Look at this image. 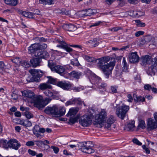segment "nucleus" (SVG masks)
<instances>
[{
  "mask_svg": "<svg viewBox=\"0 0 157 157\" xmlns=\"http://www.w3.org/2000/svg\"><path fill=\"white\" fill-rule=\"evenodd\" d=\"M110 58L109 56L103 57L99 59L98 63L99 67L103 71L106 78H108L111 73L115 65L114 62H109Z\"/></svg>",
  "mask_w": 157,
  "mask_h": 157,
  "instance_id": "f257e3e1",
  "label": "nucleus"
},
{
  "mask_svg": "<svg viewBox=\"0 0 157 157\" xmlns=\"http://www.w3.org/2000/svg\"><path fill=\"white\" fill-rule=\"evenodd\" d=\"M140 60L141 64L143 66L152 64L151 66L149 68L147 71V73L149 75H154L157 71L156 67L157 66V56L154 58L153 60L151 56L146 55L142 56Z\"/></svg>",
  "mask_w": 157,
  "mask_h": 157,
  "instance_id": "f03ea898",
  "label": "nucleus"
},
{
  "mask_svg": "<svg viewBox=\"0 0 157 157\" xmlns=\"http://www.w3.org/2000/svg\"><path fill=\"white\" fill-rule=\"evenodd\" d=\"M65 109L62 107L54 105L52 107H47L44 109V112L51 115L52 116L58 117L64 115L65 113Z\"/></svg>",
  "mask_w": 157,
  "mask_h": 157,
  "instance_id": "7ed1b4c3",
  "label": "nucleus"
},
{
  "mask_svg": "<svg viewBox=\"0 0 157 157\" xmlns=\"http://www.w3.org/2000/svg\"><path fill=\"white\" fill-rule=\"evenodd\" d=\"M90 81L92 84H94L92 86V88L99 90L101 92L102 90L101 89H104L107 86V85L105 83H101V79L99 77L96 75L94 73H92L90 76Z\"/></svg>",
  "mask_w": 157,
  "mask_h": 157,
  "instance_id": "20e7f679",
  "label": "nucleus"
},
{
  "mask_svg": "<svg viewBox=\"0 0 157 157\" xmlns=\"http://www.w3.org/2000/svg\"><path fill=\"white\" fill-rule=\"evenodd\" d=\"M0 145L5 149L10 148L15 150H18L21 146V144L16 139H12L8 141L6 140H2Z\"/></svg>",
  "mask_w": 157,
  "mask_h": 157,
  "instance_id": "39448f33",
  "label": "nucleus"
},
{
  "mask_svg": "<svg viewBox=\"0 0 157 157\" xmlns=\"http://www.w3.org/2000/svg\"><path fill=\"white\" fill-rule=\"evenodd\" d=\"M107 116V113L105 109H101L98 114L95 116V120L94 122V124L99 125L102 127L105 122Z\"/></svg>",
  "mask_w": 157,
  "mask_h": 157,
  "instance_id": "423d86ee",
  "label": "nucleus"
},
{
  "mask_svg": "<svg viewBox=\"0 0 157 157\" xmlns=\"http://www.w3.org/2000/svg\"><path fill=\"white\" fill-rule=\"evenodd\" d=\"M52 100L51 98H46L44 100L43 97L40 95L37 96L35 100L33 101L34 106L39 109L43 108L49 103Z\"/></svg>",
  "mask_w": 157,
  "mask_h": 157,
  "instance_id": "0eeeda50",
  "label": "nucleus"
},
{
  "mask_svg": "<svg viewBox=\"0 0 157 157\" xmlns=\"http://www.w3.org/2000/svg\"><path fill=\"white\" fill-rule=\"evenodd\" d=\"M90 111L89 110L85 114L82 116L79 120L80 124L83 127H88L91 123L93 113Z\"/></svg>",
  "mask_w": 157,
  "mask_h": 157,
  "instance_id": "6e6552de",
  "label": "nucleus"
},
{
  "mask_svg": "<svg viewBox=\"0 0 157 157\" xmlns=\"http://www.w3.org/2000/svg\"><path fill=\"white\" fill-rule=\"evenodd\" d=\"M129 109V107L128 106L123 105L117 109L116 114L118 117L123 119Z\"/></svg>",
  "mask_w": 157,
  "mask_h": 157,
  "instance_id": "1a4fd4ad",
  "label": "nucleus"
},
{
  "mask_svg": "<svg viewBox=\"0 0 157 157\" xmlns=\"http://www.w3.org/2000/svg\"><path fill=\"white\" fill-rule=\"evenodd\" d=\"M147 129L148 131L152 130L157 128V122L152 118L147 120Z\"/></svg>",
  "mask_w": 157,
  "mask_h": 157,
  "instance_id": "9d476101",
  "label": "nucleus"
},
{
  "mask_svg": "<svg viewBox=\"0 0 157 157\" xmlns=\"http://www.w3.org/2000/svg\"><path fill=\"white\" fill-rule=\"evenodd\" d=\"M21 93L23 96L31 99V102L33 103V101L35 100V98L37 96H35L34 93L30 90H25L21 91Z\"/></svg>",
  "mask_w": 157,
  "mask_h": 157,
  "instance_id": "9b49d317",
  "label": "nucleus"
},
{
  "mask_svg": "<svg viewBox=\"0 0 157 157\" xmlns=\"http://www.w3.org/2000/svg\"><path fill=\"white\" fill-rule=\"evenodd\" d=\"M90 144V142H87L86 143L85 145L83 144L81 148L82 151L88 154H91L94 152V150L92 148V146L89 145Z\"/></svg>",
  "mask_w": 157,
  "mask_h": 157,
  "instance_id": "f8f14e48",
  "label": "nucleus"
},
{
  "mask_svg": "<svg viewBox=\"0 0 157 157\" xmlns=\"http://www.w3.org/2000/svg\"><path fill=\"white\" fill-rule=\"evenodd\" d=\"M56 85L64 90H69L71 87V84L70 82L65 81L57 82Z\"/></svg>",
  "mask_w": 157,
  "mask_h": 157,
  "instance_id": "ddd939ff",
  "label": "nucleus"
},
{
  "mask_svg": "<svg viewBox=\"0 0 157 157\" xmlns=\"http://www.w3.org/2000/svg\"><path fill=\"white\" fill-rule=\"evenodd\" d=\"M29 71L33 77L36 78H40L44 74L43 72L40 70L32 69Z\"/></svg>",
  "mask_w": 157,
  "mask_h": 157,
  "instance_id": "4468645a",
  "label": "nucleus"
},
{
  "mask_svg": "<svg viewBox=\"0 0 157 157\" xmlns=\"http://www.w3.org/2000/svg\"><path fill=\"white\" fill-rule=\"evenodd\" d=\"M129 61L132 63L139 62V58L136 52H132L129 55Z\"/></svg>",
  "mask_w": 157,
  "mask_h": 157,
  "instance_id": "2eb2a0df",
  "label": "nucleus"
},
{
  "mask_svg": "<svg viewBox=\"0 0 157 157\" xmlns=\"http://www.w3.org/2000/svg\"><path fill=\"white\" fill-rule=\"evenodd\" d=\"M40 49V44L38 43H35L32 44L28 48L29 53H34L36 51Z\"/></svg>",
  "mask_w": 157,
  "mask_h": 157,
  "instance_id": "dca6fc26",
  "label": "nucleus"
},
{
  "mask_svg": "<svg viewBox=\"0 0 157 157\" xmlns=\"http://www.w3.org/2000/svg\"><path fill=\"white\" fill-rule=\"evenodd\" d=\"M58 42L60 43L59 44L57 45V47L60 48L64 49L67 52H70L72 50V49L69 47L67 44L63 40H58Z\"/></svg>",
  "mask_w": 157,
  "mask_h": 157,
  "instance_id": "f3484780",
  "label": "nucleus"
},
{
  "mask_svg": "<svg viewBox=\"0 0 157 157\" xmlns=\"http://www.w3.org/2000/svg\"><path fill=\"white\" fill-rule=\"evenodd\" d=\"M68 77H65L67 78H70L71 77H73L76 79L79 78L80 76L81 75V73L79 72H77L75 71H73L70 73H68Z\"/></svg>",
  "mask_w": 157,
  "mask_h": 157,
  "instance_id": "a211bd4d",
  "label": "nucleus"
},
{
  "mask_svg": "<svg viewBox=\"0 0 157 157\" xmlns=\"http://www.w3.org/2000/svg\"><path fill=\"white\" fill-rule=\"evenodd\" d=\"M135 121H130L125 125L124 129L127 131L133 130L135 127Z\"/></svg>",
  "mask_w": 157,
  "mask_h": 157,
  "instance_id": "6ab92c4d",
  "label": "nucleus"
},
{
  "mask_svg": "<svg viewBox=\"0 0 157 157\" xmlns=\"http://www.w3.org/2000/svg\"><path fill=\"white\" fill-rule=\"evenodd\" d=\"M52 69V71L56 72L60 75L63 72L65 71L64 68L63 66L60 65L55 66L54 68Z\"/></svg>",
  "mask_w": 157,
  "mask_h": 157,
  "instance_id": "aec40b11",
  "label": "nucleus"
},
{
  "mask_svg": "<svg viewBox=\"0 0 157 157\" xmlns=\"http://www.w3.org/2000/svg\"><path fill=\"white\" fill-rule=\"evenodd\" d=\"M98 40L97 38H94L92 40L87 42V43L91 47H95L98 45L99 43L98 42Z\"/></svg>",
  "mask_w": 157,
  "mask_h": 157,
  "instance_id": "412c9836",
  "label": "nucleus"
},
{
  "mask_svg": "<svg viewBox=\"0 0 157 157\" xmlns=\"http://www.w3.org/2000/svg\"><path fill=\"white\" fill-rule=\"evenodd\" d=\"M39 89L44 90L47 89L52 88V86L50 85L47 82L40 84L38 86Z\"/></svg>",
  "mask_w": 157,
  "mask_h": 157,
  "instance_id": "4be33fe9",
  "label": "nucleus"
},
{
  "mask_svg": "<svg viewBox=\"0 0 157 157\" xmlns=\"http://www.w3.org/2000/svg\"><path fill=\"white\" fill-rule=\"evenodd\" d=\"M63 27L66 30L70 31H74L77 29L74 25L71 24L64 25Z\"/></svg>",
  "mask_w": 157,
  "mask_h": 157,
  "instance_id": "5701e85b",
  "label": "nucleus"
},
{
  "mask_svg": "<svg viewBox=\"0 0 157 157\" xmlns=\"http://www.w3.org/2000/svg\"><path fill=\"white\" fill-rule=\"evenodd\" d=\"M5 4L12 6H16L18 3V0H4Z\"/></svg>",
  "mask_w": 157,
  "mask_h": 157,
  "instance_id": "b1692460",
  "label": "nucleus"
},
{
  "mask_svg": "<svg viewBox=\"0 0 157 157\" xmlns=\"http://www.w3.org/2000/svg\"><path fill=\"white\" fill-rule=\"evenodd\" d=\"M39 58L33 59L30 60V62L33 67H35L38 66L40 62Z\"/></svg>",
  "mask_w": 157,
  "mask_h": 157,
  "instance_id": "393cba45",
  "label": "nucleus"
},
{
  "mask_svg": "<svg viewBox=\"0 0 157 157\" xmlns=\"http://www.w3.org/2000/svg\"><path fill=\"white\" fill-rule=\"evenodd\" d=\"M20 13L23 16L28 18H34V14L31 12L21 11Z\"/></svg>",
  "mask_w": 157,
  "mask_h": 157,
  "instance_id": "a878e982",
  "label": "nucleus"
},
{
  "mask_svg": "<svg viewBox=\"0 0 157 157\" xmlns=\"http://www.w3.org/2000/svg\"><path fill=\"white\" fill-rule=\"evenodd\" d=\"M37 53L38 57L39 58H43L47 59L48 57L49 54L47 52H44L42 53L41 52Z\"/></svg>",
  "mask_w": 157,
  "mask_h": 157,
  "instance_id": "bb28decb",
  "label": "nucleus"
},
{
  "mask_svg": "<svg viewBox=\"0 0 157 157\" xmlns=\"http://www.w3.org/2000/svg\"><path fill=\"white\" fill-rule=\"evenodd\" d=\"M78 110L76 108H71L68 113L67 114V116H74L77 113Z\"/></svg>",
  "mask_w": 157,
  "mask_h": 157,
  "instance_id": "cd10ccee",
  "label": "nucleus"
},
{
  "mask_svg": "<svg viewBox=\"0 0 157 157\" xmlns=\"http://www.w3.org/2000/svg\"><path fill=\"white\" fill-rule=\"evenodd\" d=\"M115 121V119L113 116L112 115H110L107 118L106 123L108 124V127L109 128L111 125L113 124Z\"/></svg>",
  "mask_w": 157,
  "mask_h": 157,
  "instance_id": "c85d7f7f",
  "label": "nucleus"
},
{
  "mask_svg": "<svg viewBox=\"0 0 157 157\" xmlns=\"http://www.w3.org/2000/svg\"><path fill=\"white\" fill-rule=\"evenodd\" d=\"M54 0H39V2L43 5H50L53 3Z\"/></svg>",
  "mask_w": 157,
  "mask_h": 157,
  "instance_id": "c756f323",
  "label": "nucleus"
},
{
  "mask_svg": "<svg viewBox=\"0 0 157 157\" xmlns=\"http://www.w3.org/2000/svg\"><path fill=\"white\" fill-rule=\"evenodd\" d=\"M48 78V80L47 81V82L49 84L56 85L57 83V79L54 78L51 76L47 77Z\"/></svg>",
  "mask_w": 157,
  "mask_h": 157,
  "instance_id": "7c9ffc66",
  "label": "nucleus"
},
{
  "mask_svg": "<svg viewBox=\"0 0 157 157\" xmlns=\"http://www.w3.org/2000/svg\"><path fill=\"white\" fill-rule=\"evenodd\" d=\"M78 102L77 99L76 98L71 99L67 101L65 103V105L66 106H68L69 105L75 104Z\"/></svg>",
  "mask_w": 157,
  "mask_h": 157,
  "instance_id": "2f4dec72",
  "label": "nucleus"
},
{
  "mask_svg": "<svg viewBox=\"0 0 157 157\" xmlns=\"http://www.w3.org/2000/svg\"><path fill=\"white\" fill-rule=\"evenodd\" d=\"M122 64L123 66V71L125 72L127 71L128 69V67L125 57L123 58Z\"/></svg>",
  "mask_w": 157,
  "mask_h": 157,
  "instance_id": "473e14b6",
  "label": "nucleus"
},
{
  "mask_svg": "<svg viewBox=\"0 0 157 157\" xmlns=\"http://www.w3.org/2000/svg\"><path fill=\"white\" fill-rule=\"evenodd\" d=\"M24 114L26 118L28 119H30L33 117V115L32 113L29 111H25Z\"/></svg>",
  "mask_w": 157,
  "mask_h": 157,
  "instance_id": "72a5a7b5",
  "label": "nucleus"
},
{
  "mask_svg": "<svg viewBox=\"0 0 157 157\" xmlns=\"http://www.w3.org/2000/svg\"><path fill=\"white\" fill-rule=\"evenodd\" d=\"M84 87L82 86H79L78 87H73L72 89L76 92L81 91L84 89Z\"/></svg>",
  "mask_w": 157,
  "mask_h": 157,
  "instance_id": "f704fd0d",
  "label": "nucleus"
},
{
  "mask_svg": "<svg viewBox=\"0 0 157 157\" xmlns=\"http://www.w3.org/2000/svg\"><path fill=\"white\" fill-rule=\"evenodd\" d=\"M44 94L47 96L51 98L53 96L52 91L50 90H48L44 92Z\"/></svg>",
  "mask_w": 157,
  "mask_h": 157,
  "instance_id": "c9c22d12",
  "label": "nucleus"
},
{
  "mask_svg": "<svg viewBox=\"0 0 157 157\" xmlns=\"http://www.w3.org/2000/svg\"><path fill=\"white\" fill-rule=\"evenodd\" d=\"M71 63L74 66H78L79 65L78 59L76 58L71 60Z\"/></svg>",
  "mask_w": 157,
  "mask_h": 157,
  "instance_id": "e433bc0d",
  "label": "nucleus"
},
{
  "mask_svg": "<svg viewBox=\"0 0 157 157\" xmlns=\"http://www.w3.org/2000/svg\"><path fill=\"white\" fill-rule=\"evenodd\" d=\"M48 65L51 70L52 71V69L54 68V64L52 60H49L48 61Z\"/></svg>",
  "mask_w": 157,
  "mask_h": 157,
  "instance_id": "4c0bfd02",
  "label": "nucleus"
},
{
  "mask_svg": "<svg viewBox=\"0 0 157 157\" xmlns=\"http://www.w3.org/2000/svg\"><path fill=\"white\" fill-rule=\"evenodd\" d=\"M83 57L85 59L89 62H92L94 60V59L93 57L88 56H85Z\"/></svg>",
  "mask_w": 157,
  "mask_h": 157,
  "instance_id": "58836bf2",
  "label": "nucleus"
},
{
  "mask_svg": "<svg viewBox=\"0 0 157 157\" xmlns=\"http://www.w3.org/2000/svg\"><path fill=\"white\" fill-rule=\"evenodd\" d=\"M32 125L31 122L27 120H25L24 126L26 127H30Z\"/></svg>",
  "mask_w": 157,
  "mask_h": 157,
  "instance_id": "ea45409f",
  "label": "nucleus"
},
{
  "mask_svg": "<svg viewBox=\"0 0 157 157\" xmlns=\"http://www.w3.org/2000/svg\"><path fill=\"white\" fill-rule=\"evenodd\" d=\"M11 60L12 62L16 64H18L21 62V60L18 57H16L15 58L11 59Z\"/></svg>",
  "mask_w": 157,
  "mask_h": 157,
  "instance_id": "a19ab883",
  "label": "nucleus"
},
{
  "mask_svg": "<svg viewBox=\"0 0 157 157\" xmlns=\"http://www.w3.org/2000/svg\"><path fill=\"white\" fill-rule=\"evenodd\" d=\"M93 10L91 9L86 10V13L87 16H90L94 13Z\"/></svg>",
  "mask_w": 157,
  "mask_h": 157,
  "instance_id": "79ce46f5",
  "label": "nucleus"
},
{
  "mask_svg": "<svg viewBox=\"0 0 157 157\" xmlns=\"http://www.w3.org/2000/svg\"><path fill=\"white\" fill-rule=\"evenodd\" d=\"M40 128L38 125H36L34 126L33 129V132L34 134H36V132H39V130Z\"/></svg>",
  "mask_w": 157,
  "mask_h": 157,
  "instance_id": "37998d69",
  "label": "nucleus"
},
{
  "mask_svg": "<svg viewBox=\"0 0 157 157\" xmlns=\"http://www.w3.org/2000/svg\"><path fill=\"white\" fill-rule=\"evenodd\" d=\"M102 22V21H98L95 22V23H93L90 26V27H92L97 26L100 25L101 23Z\"/></svg>",
  "mask_w": 157,
  "mask_h": 157,
  "instance_id": "c03bdc74",
  "label": "nucleus"
},
{
  "mask_svg": "<svg viewBox=\"0 0 157 157\" xmlns=\"http://www.w3.org/2000/svg\"><path fill=\"white\" fill-rule=\"evenodd\" d=\"M4 70V64L3 62H0V73H2Z\"/></svg>",
  "mask_w": 157,
  "mask_h": 157,
  "instance_id": "a18cd8bd",
  "label": "nucleus"
},
{
  "mask_svg": "<svg viewBox=\"0 0 157 157\" xmlns=\"http://www.w3.org/2000/svg\"><path fill=\"white\" fill-rule=\"evenodd\" d=\"M25 144L29 147L33 146L35 145V143L33 141H29L26 142Z\"/></svg>",
  "mask_w": 157,
  "mask_h": 157,
  "instance_id": "49530a36",
  "label": "nucleus"
},
{
  "mask_svg": "<svg viewBox=\"0 0 157 157\" xmlns=\"http://www.w3.org/2000/svg\"><path fill=\"white\" fill-rule=\"evenodd\" d=\"M77 119L76 117H71L69 120L70 123L71 124H74L77 121Z\"/></svg>",
  "mask_w": 157,
  "mask_h": 157,
  "instance_id": "de8ad7c7",
  "label": "nucleus"
},
{
  "mask_svg": "<svg viewBox=\"0 0 157 157\" xmlns=\"http://www.w3.org/2000/svg\"><path fill=\"white\" fill-rule=\"evenodd\" d=\"M145 122L143 121H141L140 122V123L139 124V126L140 127L143 129L145 127Z\"/></svg>",
  "mask_w": 157,
  "mask_h": 157,
  "instance_id": "09e8293b",
  "label": "nucleus"
},
{
  "mask_svg": "<svg viewBox=\"0 0 157 157\" xmlns=\"http://www.w3.org/2000/svg\"><path fill=\"white\" fill-rule=\"evenodd\" d=\"M28 152L29 154L33 156L36 155L37 154L36 152L31 149H29L28 150Z\"/></svg>",
  "mask_w": 157,
  "mask_h": 157,
  "instance_id": "8fccbe9b",
  "label": "nucleus"
},
{
  "mask_svg": "<svg viewBox=\"0 0 157 157\" xmlns=\"http://www.w3.org/2000/svg\"><path fill=\"white\" fill-rule=\"evenodd\" d=\"M86 10H84L81 11L79 12V15L80 17H83L85 16H87L86 15Z\"/></svg>",
  "mask_w": 157,
  "mask_h": 157,
  "instance_id": "3c124183",
  "label": "nucleus"
},
{
  "mask_svg": "<svg viewBox=\"0 0 157 157\" xmlns=\"http://www.w3.org/2000/svg\"><path fill=\"white\" fill-rule=\"evenodd\" d=\"M51 148L53 149L54 153L56 154H57L59 151V149L57 147L54 146H52Z\"/></svg>",
  "mask_w": 157,
  "mask_h": 157,
  "instance_id": "603ef678",
  "label": "nucleus"
},
{
  "mask_svg": "<svg viewBox=\"0 0 157 157\" xmlns=\"http://www.w3.org/2000/svg\"><path fill=\"white\" fill-rule=\"evenodd\" d=\"M144 33V31H139L136 32L135 34V35L136 36L138 37L140 35H143Z\"/></svg>",
  "mask_w": 157,
  "mask_h": 157,
  "instance_id": "864d4df0",
  "label": "nucleus"
},
{
  "mask_svg": "<svg viewBox=\"0 0 157 157\" xmlns=\"http://www.w3.org/2000/svg\"><path fill=\"white\" fill-rule=\"evenodd\" d=\"M11 95L12 98L13 100H16L18 98V95L16 94L12 93Z\"/></svg>",
  "mask_w": 157,
  "mask_h": 157,
  "instance_id": "5fc2aeb1",
  "label": "nucleus"
},
{
  "mask_svg": "<svg viewBox=\"0 0 157 157\" xmlns=\"http://www.w3.org/2000/svg\"><path fill=\"white\" fill-rule=\"evenodd\" d=\"M132 141L134 143L136 144L137 145H142V143L136 139H134Z\"/></svg>",
  "mask_w": 157,
  "mask_h": 157,
  "instance_id": "6e6d98bb",
  "label": "nucleus"
},
{
  "mask_svg": "<svg viewBox=\"0 0 157 157\" xmlns=\"http://www.w3.org/2000/svg\"><path fill=\"white\" fill-rule=\"evenodd\" d=\"M136 21L137 23V25L140 26L144 27L145 26V23L141 22L139 20H136Z\"/></svg>",
  "mask_w": 157,
  "mask_h": 157,
  "instance_id": "4d7b16f0",
  "label": "nucleus"
},
{
  "mask_svg": "<svg viewBox=\"0 0 157 157\" xmlns=\"http://www.w3.org/2000/svg\"><path fill=\"white\" fill-rule=\"evenodd\" d=\"M143 148L147 154L150 153V151L148 148L146 147L145 145H144L142 146Z\"/></svg>",
  "mask_w": 157,
  "mask_h": 157,
  "instance_id": "13d9d810",
  "label": "nucleus"
},
{
  "mask_svg": "<svg viewBox=\"0 0 157 157\" xmlns=\"http://www.w3.org/2000/svg\"><path fill=\"white\" fill-rule=\"evenodd\" d=\"M144 87L145 90H150L151 89V86L148 84L145 85Z\"/></svg>",
  "mask_w": 157,
  "mask_h": 157,
  "instance_id": "bf43d9fd",
  "label": "nucleus"
},
{
  "mask_svg": "<svg viewBox=\"0 0 157 157\" xmlns=\"http://www.w3.org/2000/svg\"><path fill=\"white\" fill-rule=\"evenodd\" d=\"M127 97L128 98V99L127 100V101L129 102H132L133 100V98L131 95H128Z\"/></svg>",
  "mask_w": 157,
  "mask_h": 157,
  "instance_id": "052dcab7",
  "label": "nucleus"
},
{
  "mask_svg": "<svg viewBox=\"0 0 157 157\" xmlns=\"http://www.w3.org/2000/svg\"><path fill=\"white\" fill-rule=\"evenodd\" d=\"M145 100V98L144 97H139L137 98L136 101H144Z\"/></svg>",
  "mask_w": 157,
  "mask_h": 157,
  "instance_id": "680f3d73",
  "label": "nucleus"
},
{
  "mask_svg": "<svg viewBox=\"0 0 157 157\" xmlns=\"http://www.w3.org/2000/svg\"><path fill=\"white\" fill-rule=\"evenodd\" d=\"M15 116L17 117H20L21 116V113L20 112H16L14 113Z\"/></svg>",
  "mask_w": 157,
  "mask_h": 157,
  "instance_id": "e2e57ef3",
  "label": "nucleus"
},
{
  "mask_svg": "<svg viewBox=\"0 0 157 157\" xmlns=\"http://www.w3.org/2000/svg\"><path fill=\"white\" fill-rule=\"evenodd\" d=\"M111 90L113 93H115L117 92V88L116 87L112 86L111 87Z\"/></svg>",
  "mask_w": 157,
  "mask_h": 157,
  "instance_id": "0e129e2a",
  "label": "nucleus"
},
{
  "mask_svg": "<svg viewBox=\"0 0 157 157\" xmlns=\"http://www.w3.org/2000/svg\"><path fill=\"white\" fill-rule=\"evenodd\" d=\"M133 17H138V12L134 11H132V13L131 15Z\"/></svg>",
  "mask_w": 157,
  "mask_h": 157,
  "instance_id": "69168bd1",
  "label": "nucleus"
},
{
  "mask_svg": "<svg viewBox=\"0 0 157 157\" xmlns=\"http://www.w3.org/2000/svg\"><path fill=\"white\" fill-rule=\"evenodd\" d=\"M145 13L144 12L139 11L138 12V17H139L142 16H143L144 15Z\"/></svg>",
  "mask_w": 157,
  "mask_h": 157,
  "instance_id": "338daca9",
  "label": "nucleus"
},
{
  "mask_svg": "<svg viewBox=\"0 0 157 157\" xmlns=\"http://www.w3.org/2000/svg\"><path fill=\"white\" fill-rule=\"evenodd\" d=\"M39 132L42 133H44L45 132V129L43 128H40L39 130Z\"/></svg>",
  "mask_w": 157,
  "mask_h": 157,
  "instance_id": "774afa93",
  "label": "nucleus"
}]
</instances>
